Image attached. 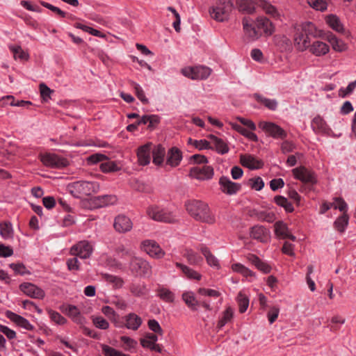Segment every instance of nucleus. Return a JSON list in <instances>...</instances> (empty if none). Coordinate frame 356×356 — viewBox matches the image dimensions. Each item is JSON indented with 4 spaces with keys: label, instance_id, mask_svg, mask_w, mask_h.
<instances>
[{
    "label": "nucleus",
    "instance_id": "60",
    "mask_svg": "<svg viewBox=\"0 0 356 356\" xmlns=\"http://www.w3.org/2000/svg\"><path fill=\"white\" fill-rule=\"evenodd\" d=\"M248 182L252 188L258 191H261L264 186V182L260 177L251 178Z\"/></svg>",
    "mask_w": 356,
    "mask_h": 356
},
{
    "label": "nucleus",
    "instance_id": "18",
    "mask_svg": "<svg viewBox=\"0 0 356 356\" xmlns=\"http://www.w3.org/2000/svg\"><path fill=\"white\" fill-rule=\"evenodd\" d=\"M5 315L8 319L15 323L19 327L30 331L34 330V326L23 316L18 315L10 310H7L5 313Z\"/></svg>",
    "mask_w": 356,
    "mask_h": 356
},
{
    "label": "nucleus",
    "instance_id": "33",
    "mask_svg": "<svg viewBox=\"0 0 356 356\" xmlns=\"http://www.w3.org/2000/svg\"><path fill=\"white\" fill-rule=\"evenodd\" d=\"M253 97L257 102L263 104L269 110L275 111L277 108L278 103L275 99L266 98L259 93L253 94Z\"/></svg>",
    "mask_w": 356,
    "mask_h": 356
},
{
    "label": "nucleus",
    "instance_id": "42",
    "mask_svg": "<svg viewBox=\"0 0 356 356\" xmlns=\"http://www.w3.org/2000/svg\"><path fill=\"white\" fill-rule=\"evenodd\" d=\"M349 216L348 213H343L341 216L338 217L334 222V228L342 233L344 232L346 227L348 224Z\"/></svg>",
    "mask_w": 356,
    "mask_h": 356
},
{
    "label": "nucleus",
    "instance_id": "14",
    "mask_svg": "<svg viewBox=\"0 0 356 356\" xmlns=\"http://www.w3.org/2000/svg\"><path fill=\"white\" fill-rule=\"evenodd\" d=\"M59 309L76 324L82 325L85 322V318L81 314L76 306L72 305H63Z\"/></svg>",
    "mask_w": 356,
    "mask_h": 356
},
{
    "label": "nucleus",
    "instance_id": "20",
    "mask_svg": "<svg viewBox=\"0 0 356 356\" xmlns=\"http://www.w3.org/2000/svg\"><path fill=\"white\" fill-rule=\"evenodd\" d=\"M151 143H147L138 147L137 156L140 165H146L149 163L151 160Z\"/></svg>",
    "mask_w": 356,
    "mask_h": 356
},
{
    "label": "nucleus",
    "instance_id": "10",
    "mask_svg": "<svg viewBox=\"0 0 356 356\" xmlns=\"http://www.w3.org/2000/svg\"><path fill=\"white\" fill-rule=\"evenodd\" d=\"M214 172L210 165L195 166L190 170L189 176L198 180L204 181L212 179Z\"/></svg>",
    "mask_w": 356,
    "mask_h": 356
},
{
    "label": "nucleus",
    "instance_id": "41",
    "mask_svg": "<svg viewBox=\"0 0 356 356\" xmlns=\"http://www.w3.org/2000/svg\"><path fill=\"white\" fill-rule=\"evenodd\" d=\"M274 202L278 206L283 207L286 212L291 213L294 210L292 204L284 196L276 195L274 197Z\"/></svg>",
    "mask_w": 356,
    "mask_h": 356
},
{
    "label": "nucleus",
    "instance_id": "61",
    "mask_svg": "<svg viewBox=\"0 0 356 356\" xmlns=\"http://www.w3.org/2000/svg\"><path fill=\"white\" fill-rule=\"evenodd\" d=\"M334 202H335L333 203L334 209H339L340 211L343 212V213H347L348 204L343 198L335 197Z\"/></svg>",
    "mask_w": 356,
    "mask_h": 356
},
{
    "label": "nucleus",
    "instance_id": "45",
    "mask_svg": "<svg viewBox=\"0 0 356 356\" xmlns=\"http://www.w3.org/2000/svg\"><path fill=\"white\" fill-rule=\"evenodd\" d=\"M130 292L136 297H141L147 293L146 285L144 284L133 283L129 286Z\"/></svg>",
    "mask_w": 356,
    "mask_h": 356
},
{
    "label": "nucleus",
    "instance_id": "23",
    "mask_svg": "<svg viewBox=\"0 0 356 356\" xmlns=\"http://www.w3.org/2000/svg\"><path fill=\"white\" fill-rule=\"evenodd\" d=\"M252 20L250 17H244L242 20L244 31L245 34L252 40L257 39L261 34L257 29L252 25Z\"/></svg>",
    "mask_w": 356,
    "mask_h": 356
},
{
    "label": "nucleus",
    "instance_id": "53",
    "mask_svg": "<svg viewBox=\"0 0 356 356\" xmlns=\"http://www.w3.org/2000/svg\"><path fill=\"white\" fill-rule=\"evenodd\" d=\"M257 4L262 8L266 14L270 15L272 16H275L277 14L276 8L270 3L264 0H258Z\"/></svg>",
    "mask_w": 356,
    "mask_h": 356
},
{
    "label": "nucleus",
    "instance_id": "55",
    "mask_svg": "<svg viewBox=\"0 0 356 356\" xmlns=\"http://www.w3.org/2000/svg\"><path fill=\"white\" fill-rule=\"evenodd\" d=\"M40 91L41 97L45 102H47L51 99V95L54 92V90L50 89L44 83L40 84Z\"/></svg>",
    "mask_w": 356,
    "mask_h": 356
},
{
    "label": "nucleus",
    "instance_id": "7",
    "mask_svg": "<svg viewBox=\"0 0 356 356\" xmlns=\"http://www.w3.org/2000/svg\"><path fill=\"white\" fill-rule=\"evenodd\" d=\"M258 127L268 136L275 139H284L287 136L286 132L279 125L271 122L261 121Z\"/></svg>",
    "mask_w": 356,
    "mask_h": 356
},
{
    "label": "nucleus",
    "instance_id": "12",
    "mask_svg": "<svg viewBox=\"0 0 356 356\" xmlns=\"http://www.w3.org/2000/svg\"><path fill=\"white\" fill-rule=\"evenodd\" d=\"M142 248L147 254L155 259L162 258L165 255V252L160 245L152 240L143 241Z\"/></svg>",
    "mask_w": 356,
    "mask_h": 356
},
{
    "label": "nucleus",
    "instance_id": "62",
    "mask_svg": "<svg viewBox=\"0 0 356 356\" xmlns=\"http://www.w3.org/2000/svg\"><path fill=\"white\" fill-rule=\"evenodd\" d=\"M94 325L99 329L106 330L109 327L108 322L102 316H96L92 318Z\"/></svg>",
    "mask_w": 356,
    "mask_h": 356
},
{
    "label": "nucleus",
    "instance_id": "11",
    "mask_svg": "<svg viewBox=\"0 0 356 356\" xmlns=\"http://www.w3.org/2000/svg\"><path fill=\"white\" fill-rule=\"evenodd\" d=\"M218 183L220 191L228 195H235L241 189L240 184L231 181L229 177L225 176H222L219 179Z\"/></svg>",
    "mask_w": 356,
    "mask_h": 356
},
{
    "label": "nucleus",
    "instance_id": "37",
    "mask_svg": "<svg viewBox=\"0 0 356 356\" xmlns=\"http://www.w3.org/2000/svg\"><path fill=\"white\" fill-rule=\"evenodd\" d=\"M200 252L204 256L207 264L213 267L219 268L220 265L218 263V260L217 258L211 252L209 249L205 246L202 245L200 248Z\"/></svg>",
    "mask_w": 356,
    "mask_h": 356
},
{
    "label": "nucleus",
    "instance_id": "5",
    "mask_svg": "<svg viewBox=\"0 0 356 356\" xmlns=\"http://www.w3.org/2000/svg\"><path fill=\"white\" fill-rule=\"evenodd\" d=\"M233 7L229 0H219V3L210 9L211 17L218 22H224L228 19L229 13Z\"/></svg>",
    "mask_w": 356,
    "mask_h": 356
},
{
    "label": "nucleus",
    "instance_id": "2",
    "mask_svg": "<svg viewBox=\"0 0 356 356\" xmlns=\"http://www.w3.org/2000/svg\"><path fill=\"white\" fill-rule=\"evenodd\" d=\"M70 193L75 197L80 198L82 196L90 195L96 193L99 188L96 181H77L68 186Z\"/></svg>",
    "mask_w": 356,
    "mask_h": 356
},
{
    "label": "nucleus",
    "instance_id": "46",
    "mask_svg": "<svg viewBox=\"0 0 356 356\" xmlns=\"http://www.w3.org/2000/svg\"><path fill=\"white\" fill-rule=\"evenodd\" d=\"M9 49L13 52L15 59L19 58L22 60H27L29 58V54L24 51L19 45H10Z\"/></svg>",
    "mask_w": 356,
    "mask_h": 356
},
{
    "label": "nucleus",
    "instance_id": "47",
    "mask_svg": "<svg viewBox=\"0 0 356 356\" xmlns=\"http://www.w3.org/2000/svg\"><path fill=\"white\" fill-rule=\"evenodd\" d=\"M47 313L50 319L57 325H65L67 323V319L63 317L60 313L53 309H48Z\"/></svg>",
    "mask_w": 356,
    "mask_h": 356
},
{
    "label": "nucleus",
    "instance_id": "32",
    "mask_svg": "<svg viewBox=\"0 0 356 356\" xmlns=\"http://www.w3.org/2000/svg\"><path fill=\"white\" fill-rule=\"evenodd\" d=\"M249 261L260 271L264 273H269L271 267L266 262L261 261L257 255L251 254L248 257Z\"/></svg>",
    "mask_w": 356,
    "mask_h": 356
},
{
    "label": "nucleus",
    "instance_id": "28",
    "mask_svg": "<svg viewBox=\"0 0 356 356\" xmlns=\"http://www.w3.org/2000/svg\"><path fill=\"white\" fill-rule=\"evenodd\" d=\"M209 138L211 140L210 143H211L213 145V148L218 154H225L229 152V147L222 139L213 134L209 135Z\"/></svg>",
    "mask_w": 356,
    "mask_h": 356
},
{
    "label": "nucleus",
    "instance_id": "17",
    "mask_svg": "<svg viewBox=\"0 0 356 356\" xmlns=\"http://www.w3.org/2000/svg\"><path fill=\"white\" fill-rule=\"evenodd\" d=\"M240 163L244 167L250 170H257L262 168L264 162L251 154H241L240 156Z\"/></svg>",
    "mask_w": 356,
    "mask_h": 356
},
{
    "label": "nucleus",
    "instance_id": "27",
    "mask_svg": "<svg viewBox=\"0 0 356 356\" xmlns=\"http://www.w3.org/2000/svg\"><path fill=\"white\" fill-rule=\"evenodd\" d=\"M258 30H263L265 34L270 35L275 31L273 23L266 17H259L256 21Z\"/></svg>",
    "mask_w": 356,
    "mask_h": 356
},
{
    "label": "nucleus",
    "instance_id": "43",
    "mask_svg": "<svg viewBox=\"0 0 356 356\" xmlns=\"http://www.w3.org/2000/svg\"><path fill=\"white\" fill-rule=\"evenodd\" d=\"M211 69L205 66H196L194 67V78L195 79H206L211 74Z\"/></svg>",
    "mask_w": 356,
    "mask_h": 356
},
{
    "label": "nucleus",
    "instance_id": "50",
    "mask_svg": "<svg viewBox=\"0 0 356 356\" xmlns=\"http://www.w3.org/2000/svg\"><path fill=\"white\" fill-rule=\"evenodd\" d=\"M101 347L105 356H130L106 344H102Z\"/></svg>",
    "mask_w": 356,
    "mask_h": 356
},
{
    "label": "nucleus",
    "instance_id": "16",
    "mask_svg": "<svg viewBox=\"0 0 356 356\" xmlns=\"http://www.w3.org/2000/svg\"><path fill=\"white\" fill-rule=\"evenodd\" d=\"M113 227L119 233L129 232L133 227L131 220L124 215H118L114 220Z\"/></svg>",
    "mask_w": 356,
    "mask_h": 356
},
{
    "label": "nucleus",
    "instance_id": "30",
    "mask_svg": "<svg viewBox=\"0 0 356 356\" xmlns=\"http://www.w3.org/2000/svg\"><path fill=\"white\" fill-rule=\"evenodd\" d=\"M236 3L240 12L252 14L255 11L257 3L252 0H236Z\"/></svg>",
    "mask_w": 356,
    "mask_h": 356
},
{
    "label": "nucleus",
    "instance_id": "9",
    "mask_svg": "<svg viewBox=\"0 0 356 356\" xmlns=\"http://www.w3.org/2000/svg\"><path fill=\"white\" fill-rule=\"evenodd\" d=\"M40 161L47 167L60 169L68 165V161L54 153H46L40 155Z\"/></svg>",
    "mask_w": 356,
    "mask_h": 356
},
{
    "label": "nucleus",
    "instance_id": "36",
    "mask_svg": "<svg viewBox=\"0 0 356 356\" xmlns=\"http://www.w3.org/2000/svg\"><path fill=\"white\" fill-rule=\"evenodd\" d=\"M175 266L179 268L184 274V275L188 279L200 280L202 277V275L199 273L184 264L176 262Z\"/></svg>",
    "mask_w": 356,
    "mask_h": 356
},
{
    "label": "nucleus",
    "instance_id": "48",
    "mask_svg": "<svg viewBox=\"0 0 356 356\" xmlns=\"http://www.w3.org/2000/svg\"><path fill=\"white\" fill-rule=\"evenodd\" d=\"M237 302L238 305V311L240 313H244L249 306V299L242 292H239L237 296Z\"/></svg>",
    "mask_w": 356,
    "mask_h": 356
},
{
    "label": "nucleus",
    "instance_id": "35",
    "mask_svg": "<svg viewBox=\"0 0 356 356\" xmlns=\"http://www.w3.org/2000/svg\"><path fill=\"white\" fill-rule=\"evenodd\" d=\"M151 152L152 153L153 163L156 165H161L165 154V148L161 145H159L155 146L152 150L151 149Z\"/></svg>",
    "mask_w": 356,
    "mask_h": 356
},
{
    "label": "nucleus",
    "instance_id": "49",
    "mask_svg": "<svg viewBox=\"0 0 356 356\" xmlns=\"http://www.w3.org/2000/svg\"><path fill=\"white\" fill-rule=\"evenodd\" d=\"M158 296L165 302H172L175 300L174 293L168 289L161 288L158 290Z\"/></svg>",
    "mask_w": 356,
    "mask_h": 356
},
{
    "label": "nucleus",
    "instance_id": "63",
    "mask_svg": "<svg viewBox=\"0 0 356 356\" xmlns=\"http://www.w3.org/2000/svg\"><path fill=\"white\" fill-rule=\"evenodd\" d=\"M105 279L107 282L113 283L117 288H121L124 284L123 280L115 275L106 274Z\"/></svg>",
    "mask_w": 356,
    "mask_h": 356
},
{
    "label": "nucleus",
    "instance_id": "54",
    "mask_svg": "<svg viewBox=\"0 0 356 356\" xmlns=\"http://www.w3.org/2000/svg\"><path fill=\"white\" fill-rule=\"evenodd\" d=\"M233 317V311L231 307H228L223 312L222 318L219 320L218 323V327L222 328L223 326L226 325Z\"/></svg>",
    "mask_w": 356,
    "mask_h": 356
},
{
    "label": "nucleus",
    "instance_id": "4",
    "mask_svg": "<svg viewBox=\"0 0 356 356\" xmlns=\"http://www.w3.org/2000/svg\"><path fill=\"white\" fill-rule=\"evenodd\" d=\"M129 270L136 277L149 278L152 274V268L145 259L134 257L129 262Z\"/></svg>",
    "mask_w": 356,
    "mask_h": 356
},
{
    "label": "nucleus",
    "instance_id": "29",
    "mask_svg": "<svg viewBox=\"0 0 356 356\" xmlns=\"http://www.w3.org/2000/svg\"><path fill=\"white\" fill-rule=\"evenodd\" d=\"M309 51L316 56L326 54L329 51V46L321 41L316 40L311 44Z\"/></svg>",
    "mask_w": 356,
    "mask_h": 356
},
{
    "label": "nucleus",
    "instance_id": "24",
    "mask_svg": "<svg viewBox=\"0 0 356 356\" xmlns=\"http://www.w3.org/2000/svg\"><path fill=\"white\" fill-rule=\"evenodd\" d=\"M124 326L134 331L137 330L142 324V318L135 313H130L124 317Z\"/></svg>",
    "mask_w": 356,
    "mask_h": 356
},
{
    "label": "nucleus",
    "instance_id": "25",
    "mask_svg": "<svg viewBox=\"0 0 356 356\" xmlns=\"http://www.w3.org/2000/svg\"><path fill=\"white\" fill-rule=\"evenodd\" d=\"M181 299L187 307L193 312L197 311L200 306L198 301L193 291H185L182 293Z\"/></svg>",
    "mask_w": 356,
    "mask_h": 356
},
{
    "label": "nucleus",
    "instance_id": "31",
    "mask_svg": "<svg viewBox=\"0 0 356 356\" xmlns=\"http://www.w3.org/2000/svg\"><path fill=\"white\" fill-rule=\"evenodd\" d=\"M327 40L331 44L334 51L341 52L347 49L346 44L343 40L338 39L336 35L332 33H329L327 35Z\"/></svg>",
    "mask_w": 356,
    "mask_h": 356
},
{
    "label": "nucleus",
    "instance_id": "19",
    "mask_svg": "<svg viewBox=\"0 0 356 356\" xmlns=\"http://www.w3.org/2000/svg\"><path fill=\"white\" fill-rule=\"evenodd\" d=\"M181 159V151L176 147H172L168 151L165 164L175 168L179 165Z\"/></svg>",
    "mask_w": 356,
    "mask_h": 356
},
{
    "label": "nucleus",
    "instance_id": "21",
    "mask_svg": "<svg viewBox=\"0 0 356 356\" xmlns=\"http://www.w3.org/2000/svg\"><path fill=\"white\" fill-rule=\"evenodd\" d=\"M250 236L261 243H266L268 239V231L264 226H253L250 232Z\"/></svg>",
    "mask_w": 356,
    "mask_h": 356
},
{
    "label": "nucleus",
    "instance_id": "58",
    "mask_svg": "<svg viewBox=\"0 0 356 356\" xmlns=\"http://www.w3.org/2000/svg\"><path fill=\"white\" fill-rule=\"evenodd\" d=\"M40 3L44 6V8H47V9H49L50 10H51L52 12L56 13L57 15H58L60 17H65L66 15H67V13L64 11H63L62 10H60L59 8L56 7V6H54L53 5H51V3H47L46 1H40Z\"/></svg>",
    "mask_w": 356,
    "mask_h": 356
},
{
    "label": "nucleus",
    "instance_id": "39",
    "mask_svg": "<svg viewBox=\"0 0 356 356\" xmlns=\"http://www.w3.org/2000/svg\"><path fill=\"white\" fill-rule=\"evenodd\" d=\"M326 22L327 24L334 31L339 33H343L344 31V28L343 24H341L339 18L334 15H330L327 16Z\"/></svg>",
    "mask_w": 356,
    "mask_h": 356
},
{
    "label": "nucleus",
    "instance_id": "38",
    "mask_svg": "<svg viewBox=\"0 0 356 356\" xmlns=\"http://www.w3.org/2000/svg\"><path fill=\"white\" fill-rule=\"evenodd\" d=\"M13 229L10 222H0V235L4 239L13 238Z\"/></svg>",
    "mask_w": 356,
    "mask_h": 356
},
{
    "label": "nucleus",
    "instance_id": "8",
    "mask_svg": "<svg viewBox=\"0 0 356 356\" xmlns=\"http://www.w3.org/2000/svg\"><path fill=\"white\" fill-rule=\"evenodd\" d=\"M293 175L296 179L309 184L314 185L317 183V177L315 172L305 166H300L292 170Z\"/></svg>",
    "mask_w": 356,
    "mask_h": 356
},
{
    "label": "nucleus",
    "instance_id": "26",
    "mask_svg": "<svg viewBox=\"0 0 356 356\" xmlns=\"http://www.w3.org/2000/svg\"><path fill=\"white\" fill-rule=\"evenodd\" d=\"M311 127L316 134H327L330 128L326 122L320 115L316 116L312 121Z\"/></svg>",
    "mask_w": 356,
    "mask_h": 356
},
{
    "label": "nucleus",
    "instance_id": "57",
    "mask_svg": "<svg viewBox=\"0 0 356 356\" xmlns=\"http://www.w3.org/2000/svg\"><path fill=\"white\" fill-rule=\"evenodd\" d=\"M107 159H108V157L105 154H103L101 153H96V154H93L89 156L87 158V161L89 164L93 165V164H96L99 162H102V161H104Z\"/></svg>",
    "mask_w": 356,
    "mask_h": 356
},
{
    "label": "nucleus",
    "instance_id": "52",
    "mask_svg": "<svg viewBox=\"0 0 356 356\" xmlns=\"http://www.w3.org/2000/svg\"><path fill=\"white\" fill-rule=\"evenodd\" d=\"M102 313L106 315L107 317H108L110 319H111L114 323L116 327H123V325L120 324L117 320H116V313L114 311V309L109 307V306H104L102 308Z\"/></svg>",
    "mask_w": 356,
    "mask_h": 356
},
{
    "label": "nucleus",
    "instance_id": "6",
    "mask_svg": "<svg viewBox=\"0 0 356 356\" xmlns=\"http://www.w3.org/2000/svg\"><path fill=\"white\" fill-rule=\"evenodd\" d=\"M148 216L155 221H159L167 223H174L177 222L176 216L172 212L160 209L158 207H149L147 209Z\"/></svg>",
    "mask_w": 356,
    "mask_h": 356
},
{
    "label": "nucleus",
    "instance_id": "13",
    "mask_svg": "<svg viewBox=\"0 0 356 356\" xmlns=\"http://www.w3.org/2000/svg\"><path fill=\"white\" fill-rule=\"evenodd\" d=\"M19 289L26 296L36 299H43L45 296L44 290L30 282H24L19 285Z\"/></svg>",
    "mask_w": 356,
    "mask_h": 356
},
{
    "label": "nucleus",
    "instance_id": "15",
    "mask_svg": "<svg viewBox=\"0 0 356 356\" xmlns=\"http://www.w3.org/2000/svg\"><path fill=\"white\" fill-rule=\"evenodd\" d=\"M92 248L87 241H81L72 247L71 254L79 257L81 259L89 258L92 254Z\"/></svg>",
    "mask_w": 356,
    "mask_h": 356
},
{
    "label": "nucleus",
    "instance_id": "44",
    "mask_svg": "<svg viewBox=\"0 0 356 356\" xmlns=\"http://www.w3.org/2000/svg\"><path fill=\"white\" fill-rule=\"evenodd\" d=\"M105 161H106L102 163L99 166L102 172L108 173L117 172L120 170V167H119L115 161H109L108 159Z\"/></svg>",
    "mask_w": 356,
    "mask_h": 356
},
{
    "label": "nucleus",
    "instance_id": "56",
    "mask_svg": "<svg viewBox=\"0 0 356 356\" xmlns=\"http://www.w3.org/2000/svg\"><path fill=\"white\" fill-rule=\"evenodd\" d=\"M307 2L316 10L324 11L327 9V3L323 0H307Z\"/></svg>",
    "mask_w": 356,
    "mask_h": 356
},
{
    "label": "nucleus",
    "instance_id": "3",
    "mask_svg": "<svg viewBox=\"0 0 356 356\" xmlns=\"http://www.w3.org/2000/svg\"><path fill=\"white\" fill-rule=\"evenodd\" d=\"M317 31L315 25L310 22H307L303 23L300 29H298L294 37L295 44L298 49L302 51L307 49V42L305 40L307 35H317Z\"/></svg>",
    "mask_w": 356,
    "mask_h": 356
},
{
    "label": "nucleus",
    "instance_id": "22",
    "mask_svg": "<svg viewBox=\"0 0 356 356\" xmlns=\"http://www.w3.org/2000/svg\"><path fill=\"white\" fill-rule=\"evenodd\" d=\"M275 227V233L277 236L280 237L282 238H289L293 241L296 240V237L290 234L289 231V228L286 223L282 221H277L274 225Z\"/></svg>",
    "mask_w": 356,
    "mask_h": 356
},
{
    "label": "nucleus",
    "instance_id": "51",
    "mask_svg": "<svg viewBox=\"0 0 356 356\" xmlns=\"http://www.w3.org/2000/svg\"><path fill=\"white\" fill-rule=\"evenodd\" d=\"M131 86L134 88L136 95L142 102V103L147 104L149 103V100L145 97V92L140 86L134 81H131Z\"/></svg>",
    "mask_w": 356,
    "mask_h": 356
},
{
    "label": "nucleus",
    "instance_id": "34",
    "mask_svg": "<svg viewBox=\"0 0 356 356\" xmlns=\"http://www.w3.org/2000/svg\"><path fill=\"white\" fill-rule=\"evenodd\" d=\"M183 256L187 259L188 263L193 266H199L203 261L202 257L192 249H186Z\"/></svg>",
    "mask_w": 356,
    "mask_h": 356
},
{
    "label": "nucleus",
    "instance_id": "1",
    "mask_svg": "<svg viewBox=\"0 0 356 356\" xmlns=\"http://www.w3.org/2000/svg\"><path fill=\"white\" fill-rule=\"evenodd\" d=\"M185 207L188 214L195 220L213 224L216 221L209 205L197 200H190L185 202Z\"/></svg>",
    "mask_w": 356,
    "mask_h": 356
},
{
    "label": "nucleus",
    "instance_id": "59",
    "mask_svg": "<svg viewBox=\"0 0 356 356\" xmlns=\"http://www.w3.org/2000/svg\"><path fill=\"white\" fill-rule=\"evenodd\" d=\"M356 87V80L349 83L346 88H341L339 90V95L341 97H346L348 95L351 94Z\"/></svg>",
    "mask_w": 356,
    "mask_h": 356
},
{
    "label": "nucleus",
    "instance_id": "64",
    "mask_svg": "<svg viewBox=\"0 0 356 356\" xmlns=\"http://www.w3.org/2000/svg\"><path fill=\"white\" fill-rule=\"evenodd\" d=\"M149 328L154 333L163 335V331L159 323L155 319H150L147 322Z\"/></svg>",
    "mask_w": 356,
    "mask_h": 356
},
{
    "label": "nucleus",
    "instance_id": "40",
    "mask_svg": "<svg viewBox=\"0 0 356 356\" xmlns=\"http://www.w3.org/2000/svg\"><path fill=\"white\" fill-rule=\"evenodd\" d=\"M232 127L234 130H236V131H238V133H240L241 135L246 137L249 140L254 142L258 141L257 136L254 133H253L250 129L248 130L241 125L237 124H234Z\"/></svg>",
    "mask_w": 356,
    "mask_h": 356
}]
</instances>
